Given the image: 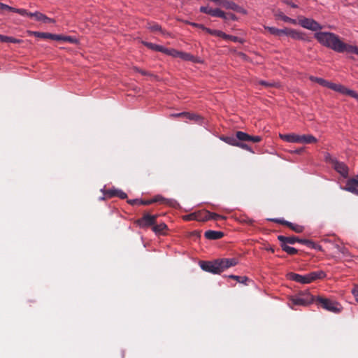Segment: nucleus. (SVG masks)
<instances>
[{
  "instance_id": "22",
  "label": "nucleus",
  "mask_w": 358,
  "mask_h": 358,
  "mask_svg": "<svg viewBox=\"0 0 358 358\" xmlns=\"http://www.w3.org/2000/svg\"><path fill=\"white\" fill-rule=\"evenodd\" d=\"M210 12V15H211L213 17H220L224 20L227 19V13H224V11H222V10H220V8H214V9L211 8Z\"/></svg>"
},
{
  "instance_id": "7",
  "label": "nucleus",
  "mask_w": 358,
  "mask_h": 358,
  "mask_svg": "<svg viewBox=\"0 0 358 358\" xmlns=\"http://www.w3.org/2000/svg\"><path fill=\"white\" fill-rule=\"evenodd\" d=\"M157 217L158 215H152L149 213H144L141 218L136 221V223L141 228L152 227L157 223Z\"/></svg>"
},
{
  "instance_id": "60",
  "label": "nucleus",
  "mask_w": 358,
  "mask_h": 358,
  "mask_svg": "<svg viewBox=\"0 0 358 358\" xmlns=\"http://www.w3.org/2000/svg\"><path fill=\"white\" fill-rule=\"evenodd\" d=\"M337 249L343 254H347V249L345 247H340L338 245L336 246Z\"/></svg>"
},
{
  "instance_id": "63",
  "label": "nucleus",
  "mask_w": 358,
  "mask_h": 358,
  "mask_svg": "<svg viewBox=\"0 0 358 358\" xmlns=\"http://www.w3.org/2000/svg\"><path fill=\"white\" fill-rule=\"evenodd\" d=\"M135 70H136V71H138V72L141 73L142 75H144V76H145V75H148V74L146 71H143V70H141V69H138V68H135Z\"/></svg>"
},
{
  "instance_id": "35",
  "label": "nucleus",
  "mask_w": 358,
  "mask_h": 358,
  "mask_svg": "<svg viewBox=\"0 0 358 358\" xmlns=\"http://www.w3.org/2000/svg\"><path fill=\"white\" fill-rule=\"evenodd\" d=\"M310 80L311 81L316 82L318 84H320V85L324 86V87H325V85L327 83V80H326L323 78H317V77H315V76H310Z\"/></svg>"
},
{
  "instance_id": "20",
  "label": "nucleus",
  "mask_w": 358,
  "mask_h": 358,
  "mask_svg": "<svg viewBox=\"0 0 358 358\" xmlns=\"http://www.w3.org/2000/svg\"><path fill=\"white\" fill-rule=\"evenodd\" d=\"M275 16L279 19H281L285 22L291 23L292 24H297V20H294L285 15L284 13L281 11H277L275 13Z\"/></svg>"
},
{
  "instance_id": "38",
  "label": "nucleus",
  "mask_w": 358,
  "mask_h": 358,
  "mask_svg": "<svg viewBox=\"0 0 358 358\" xmlns=\"http://www.w3.org/2000/svg\"><path fill=\"white\" fill-rule=\"evenodd\" d=\"M341 85H342L335 84V83H330V82L327 81V83L325 85V87H327L331 90H333L336 92H339V90H341Z\"/></svg>"
},
{
  "instance_id": "36",
  "label": "nucleus",
  "mask_w": 358,
  "mask_h": 358,
  "mask_svg": "<svg viewBox=\"0 0 358 358\" xmlns=\"http://www.w3.org/2000/svg\"><path fill=\"white\" fill-rule=\"evenodd\" d=\"M180 58L185 61H194V57L189 53L180 52Z\"/></svg>"
},
{
  "instance_id": "2",
  "label": "nucleus",
  "mask_w": 358,
  "mask_h": 358,
  "mask_svg": "<svg viewBox=\"0 0 358 358\" xmlns=\"http://www.w3.org/2000/svg\"><path fill=\"white\" fill-rule=\"evenodd\" d=\"M238 264L236 258L217 259L214 261H201L199 265L202 270L213 274H220L224 270Z\"/></svg>"
},
{
  "instance_id": "13",
  "label": "nucleus",
  "mask_w": 358,
  "mask_h": 358,
  "mask_svg": "<svg viewBox=\"0 0 358 358\" xmlns=\"http://www.w3.org/2000/svg\"><path fill=\"white\" fill-rule=\"evenodd\" d=\"M280 138L289 143H297L299 141V134H296L294 133L287 134H280Z\"/></svg>"
},
{
  "instance_id": "19",
  "label": "nucleus",
  "mask_w": 358,
  "mask_h": 358,
  "mask_svg": "<svg viewBox=\"0 0 358 358\" xmlns=\"http://www.w3.org/2000/svg\"><path fill=\"white\" fill-rule=\"evenodd\" d=\"M280 247L282 250L285 252H286L288 255H294L297 254L298 250L292 247H290L287 245L289 243H287L286 241H280Z\"/></svg>"
},
{
  "instance_id": "31",
  "label": "nucleus",
  "mask_w": 358,
  "mask_h": 358,
  "mask_svg": "<svg viewBox=\"0 0 358 358\" xmlns=\"http://www.w3.org/2000/svg\"><path fill=\"white\" fill-rule=\"evenodd\" d=\"M205 31L208 33L210 35L215 36L217 37L223 38V36H226V34L222 31L216 30V29H211L209 28H205Z\"/></svg>"
},
{
  "instance_id": "49",
  "label": "nucleus",
  "mask_w": 358,
  "mask_h": 358,
  "mask_svg": "<svg viewBox=\"0 0 358 358\" xmlns=\"http://www.w3.org/2000/svg\"><path fill=\"white\" fill-rule=\"evenodd\" d=\"M186 116V112H182L179 113H173L170 115V117H182L185 118Z\"/></svg>"
},
{
  "instance_id": "39",
  "label": "nucleus",
  "mask_w": 358,
  "mask_h": 358,
  "mask_svg": "<svg viewBox=\"0 0 358 358\" xmlns=\"http://www.w3.org/2000/svg\"><path fill=\"white\" fill-rule=\"evenodd\" d=\"M341 85H342L335 84V83H330V82L327 81V83L325 85V87H327L331 90H333L336 92H339V90H341Z\"/></svg>"
},
{
  "instance_id": "57",
  "label": "nucleus",
  "mask_w": 358,
  "mask_h": 358,
  "mask_svg": "<svg viewBox=\"0 0 358 358\" xmlns=\"http://www.w3.org/2000/svg\"><path fill=\"white\" fill-rule=\"evenodd\" d=\"M231 1L224 0V3H223L222 7L226 8V9H229V8L231 6Z\"/></svg>"
},
{
  "instance_id": "45",
  "label": "nucleus",
  "mask_w": 358,
  "mask_h": 358,
  "mask_svg": "<svg viewBox=\"0 0 358 358\" xmlns=\"http://www.w3.org/2000/svg\"><path fill=\"white\" fill-rule=\"evenodd\" d=\"M222 38H224L225 40H229V41H231L234 42H240L241 41V40L238 37L235 36L228 35V34H226V36H223Z\"/></svg>"
},
{
  "instance_id": "5",
  "label": "nucleus",
  "mask_w": 358,
  "mask_h": 358,
  "mask_svg": "<svg viewBox=\"0 0 358 358\" xmlns=\"http://www.w3.org/2000/svg\"><path fill=\"white\" fill-rule=\"evenodd\" d=\"M315 300V297L309 293L300 294L299 296H293L290 299L292 305L303 306L310 304Z\"/></svg>"
},
{
  "instance_id": "62",
  "label": "nucleus",
  "mask_w": 358,
  "mask_h": 358,
  "mask_svg": "<svg viewBox=\"0 0 358 358\" xmlns=\"http://www.w3.org/2000/svg\"><path fill=\"white\" fill-rule=\"evenodd\" d=\"M190 235L192 236L199 237L200 233L197 231H194L191 232Z\"/></svg>"
},
{
  "instance_id": "17",
  "label": "nucleus",
  "mask_w": 358,
  "mask_h": 358,
  "mask_svg": "<svg viewBox=\"0 0 358 358\" xmlns=\"http://www.w3.org/2000/svg\"><path fill=\"white\" fill-rule=\"evenodd\" d=\"M196 220L199 222H205L209 220L210 212L206 210H201L196 212Z\"/></svg>"
},
{
  "instance_id": "14",
  "label": "nucleus",
  "mask_w": 358,
  "mask_h": 358,
  "mask_svg": "<svg viewBox=\"0 0 358 358\" xmlns=\"http://www.w3.org/2000/svg\"><path fill=\"white\" fill-rule=\"evenodd\" d=\"M317 142V139L313 135H310V134L299 135V143L312 144V143H316Z\"/></svg>"
},
{
  "instance_id": "47",
  "label": "nucleus",
  "mask_w": 358,
  "mask_h": 358,
  "mask_svg": "<svg viewBox=\"0 0 358 358\" xmlns=\"http://www.w3.org/2000/svg\"><path fill=\"white\" fill-rule=\"evenodd\" d=\"M303 244L306 245L309 248L314 249L315 248V243L312 241H310V240L305 239V241H303Z\"/></svg>"
},
{
  "instance_id": "6",
  "label": "nucleus",
  "mask_w": 358,
  "mask_h": 358,
  "mask_svg": "<svg viewBox=\"0 0 358 358\" xmlns=\"http://www.w3.org/2000/svg\"><path fill=\"white\" fill-rule=\"evenodd\" d=\"M297 24L302 27L311 31H317L322 29V27L315 20L311 18H307L303 16H299L297 20Z\"/></svg>"
},
{
  "instance_id": "26",
  "label": "nucleus",
  "mask_w": 358,
  "mask_h": 358,
  "mask_svg": "<svg viewBox=\"0 0 358 358\" xmlns=\"http://www.w3.org/2000/svg\"><path fill=\"white\" fill-rule=\"evenodd\" d=\"M0 41L3 43H20L22 42L21 40L17 39L13 37L7 36L4 35H0Z\"/></svg>"
},
{
  "instance_id": "37",
  "label": "nucleus",
  "mask_w": 358,
  "mask_h": 358,
  "mask_svg": "<svg viewBox=\"0 0 358 358\" xmlns=\"http://www.w3.org/2000/svg\"><path fill=\"white\" fill-rule=\"evenodd\" d=\"M341 85H342L335 84V83H330V82L327 81V83L325 85V87H327L331 90H333L336 92H339V90H341Z\"/></svg>"
},
{
  "instance_id": "3",
  "label": "nucleus",
  "mask_w": 358,
  "mask_h": 358,
  "mask_svg": "<svg viewBox=\"0 0 358 358\" xmlns=\"http://www.w3.org/2000/svg\"><path fill=\"white\" fill-rule=\"evenodd\" d=\"M222 140L229 145L237 147L238 141L258 143L261 141L262 137L259 136H250L243 131H238L236 132L235 136H225L222 138Z\"/></svg>"
},
{
  "instance_id": "61",
  "label": "nucleus",
  "mask_w": 358,
  "mask_h": 358,
  "mask_svg": "<svg viewBox=\"0 0 358 358\" xmlns=\"http://www.w3.org/2000/svg\"><path fill=\"white\" fill-rule=\"evenodd\" d=\"M227 20L231 19L232 20H235L236 18L235 15L233 14V13H227Z\"/></svg>"
},
{
  "instance_id": "8",
  "label": "nucleus",
  "mask_w": 358,
  "mask_h": 358,
  "mask_svg": "<svg viewBox=\"0 0 358 358\" xmlns=\"http://www.w3.org/2000/svg\"><path fill=\"white\" fill-rule=\"evenodd\" d=\"M329 162L334 170L341 174L343 178L348 177L349 169L345 163L339 162L336 159L334 158H330Z\"/></svg>"
},
{
  "instance_id": "27",
  "label": "nucleus",
  "mask_w": 358,
  "mask_h": 358,
  "mask_svg": "<svg viewBox=\"0 0 358 358\" xmlns=\"http://www.w3.org/2000/svg\"><path fill=\"white\" fill-rule=\"evenodd\" d=\"M152 203L159 202V203H164V204H167V205H171V203L173 202L172 200L165 199L161 195L155 196L153 199H152Z\"/></svg>"
},
{
  "instance_id": "43",
  "label": "nucleus",
  "mask_w": 358,
  "mask_h": 358,
  "mask_svg": "<svg viewBox=\"0 0 358 358\" xmlns=\"http://www.w3.org/2000/svg\"><path fill=\"white\" fill-rule=\"evenodd\" d=\"M148 29L151 31H162V27L159 24H157V23H153V24H149V26H148Z\"/></svg>"
},
{
  "instance_id": "29",
  "label": "nucleus",
  "mask_w": 358,
  "mask_h": 358,
  "mask_svg": "<svg viewBox=\"0 0 358 358\" xmlns=\"http://www.w3.org/2000/svg\"><path fill=\"white\" fill-rule=\"evenodd\" d=\"M185 118L188 119L189 120H192L194 122L198 123V124H200L203 120V118L201 116H199L196 114H194V113H187V112H186Z\"/></svg>"
},
{
  "instance_id": "30",
  "label": "nucleus",
  "mask_w": 358,
  "mask_h": 358,
  "mask_svg": "<svg viewBox=\"0 0 358 358\" xmlns=\"http://www.w3.org/2000/svg\"><path fill=\"white\" fill-rule=\"evenodd\" d=\"M258 84L264 86L266 88H270V87L278 88L280 87V83H276V82H267V81H264V80H259Z\"/></svg>"
},
{
  "instance_id": "10",
  "label": "nucleus",
  "mask_w": 358,
  "mask_h": 358,
  "mask_svg": "<svg viewBox=\"0 0 358 358\" xmlns=\"http://www.w3.org/2000/svg\"><path fill=\"white\" fill-rule=\"evenodd\" d=\"M29 36H34L38 38H41L43 39H51L57 41V38H59L57 36V34H54L48 32H40V31H29L28 32Z\"/></svg>"
},
{
  "instance_id": "16",
  "label": "nucleus",
  "mask_w": 358,
  "mask_h": 358,
  "mask_svg": "<svg viewBox=\"0 0 358 358\" xmlns=\"http://www.w3.org/2000/svg\"><path fill=\"white\" fill-rule=\"evenodd\" d=\"M204 236L209 240H217L224 236V233L218 231L208 230L205 232Z\"/></svg>"
},
{
  "instance_id": "24",
  "label": "nucleus",
  "mask_w": 358,
  "mask_h": 358,
  "mask_svg": "<svg viewBox=\"0 0 358 358\" xmlns=\"http://www.w3.org/2000/svg\"><path fill=\"white\" fill-rule=\"evenodd\" d=\"M338 92H340V93H341L343 94L349 95V96L356 99L357 100H358V94L356 93L353 90H349V89L346 88L343 85H341V90H339Z\"/></svg>"
},
{
  "instance_id": "64",
  "label": "nucleus",
  "mask_w": 358,
  "mask_h": 358,
  "mask_svg": "<svg viewBox=\"0 0 358 358\" xmlns=\"http://www.w3.org/2000/svg\"><path fill=\"white\" fill-rule=\"evenodd\" d=\"M303 150H304V148H299V149L295 150L294 151V152L296 153V154H301V153H302L303 152Z\"/></svg>"
},
{
  "instance_id": "21",
  "label": "nucleus",
  "mask_w": 358,
  "mask_h": 358,
  "mask_svg": "<svg viewBox=\"0 0 358 358\" xmlns=\"http://www.w3.org/2000/svg\"><path fill=\"white\" fill-rule=\"evenodd\" d=\"M2 6H3L1 8V10H6L15 12V13H19L20 15H21L22 16H24L25 14L27 13V10L23 9V8H15L14 7H11V6L4 4V3H2Z\"/></svg>"
},
{
  "instance_id": "15",
  "label": "nucleus",
  "mask_w": 358,
  "mask_h": 358,
  "mask_svg": "<svg viewBox=\"0 0 358 358\" xmlns=\"http://www.w3.org/2000/svg\"><path fill=\"white\" fill-rule=\"evenodd\" d=\"M325 277L326 273L323 271H316L308 273L309 283L318 279H323Z\"/></svg>"
},
{
  "instance_id": "50",
  "label": "nucleus",
  "mask_w": 358,
  "mask_h": 358,
  "mask_svg": "<svg viewBox=\"0 0 358 358\" xmlns=\"http://www.w3.org/2000/svg\"><path fill=\"white\" fill-rule=\"evenodd\" d=\"M229 10H234V11H237V12H239L240 10H241V7L238 6L236 3H235L234 2L231 1V6L229 8Z\"/></svg>"
},
{
  "instance_id": "42",
  "label": "nucleus",
  "mask_w": 358,
  "mask_h": 358,
  "mask_svg": "<svg viewBox=\"0 0 358 358\" xmlns=\"http://www.w3.org/2000/svg\"><path fill=\"white\" fill-rule=\"evenodd\" d=\"M244 142L245 141H238L237 147L241 148V149L248 150L249 152H253L252 148L247 143H245Z\"/></svg>"
},
{
  "instance_id": "54",
  "label": "nucleus",
  "mask_w": 358,
  "mask_h": 358,
  "mask_svg": "<svg viewBox=\"0 0 358 358\" xmlns=\"http://www.w3.org/2000/svg\"><path fill=\"white\" fill-rule=\"evenodd\" d=\"M41 22L47 24V23L55 22V20L53 19L50 18V17H47L46 15H44L43 18Z\"/></svg>"
},
{
  "instance_id": "41",
  "label": "nucleus",
  "mask_w": 358,
  "mask_h": 358,
  "mask_svg": "<svg viewBox=\"0 0 358 358\" xmlns=\"http://www.w3.org/2000/svg\"><path fill=\"white\" fill-rule=\"evenodd\" d=\"M229 278H231V279H234L241 283H245V282L246 280H248V278L245 276H238V275H229Z\"/></svg>"
},
{
  "instance_id": "1",
  "label": "nucleus",
  "mask_w": 358,
  "mask_h": 358,
  "mask_svg": "<svg viewBox=\"0 0 358 358\" xmlns=\"http://www.w3.org/2000/svg\"><path fill=\"white\" fill-rule=\"evenodd\" d=\"M314 36L320 44L337 52L355 53L358 55V46L343 43L339 36L334 33L320 31L315 33Z\"/></svg>"
},
{
  "instance_id": "33",
  "label": "nucleus",
  "mask_w": 358,
  "mask_h": 358,
  "mask_svg": "<svg viewBox=\"0 0 358 358\" xmlns=\"http://www.w3.org/2000/svg\"><path fill=\"white\" fill-rule=\"evenodd\" d=\"M164 50L163 51V53H165L166 55H171L173 57H179L180 58V52H181L180 51H178L175 49H168L166 48H164Z\"/></svg>"
},
{
  "instance_id": "28",
  "label": "nucleus",
  "mask_w": 358,
  "mask_h": 358,
  "mask_svg": "<svg viewBox=\"0 0 358 358\" xmlns=\"http://www.w3.org/2000/svg\"><path fill=\"white\" fill-rule=\"evenodd\" d=\"M57 36L59 37V38H57V41L68 42V43H70L72 44L77 43V42H78V40L76 38L72 37V36H63V35H59V34H57Z\"/></svg>"
},
{
  "instance_id": "12",
  "label": "nucleus",
  "mask_w": 358,
  "mask_h": 358,
  "mask_svg": "<svg viewBox=\"0 0 358 358\" xmlns=\"http://www.w3.org/2000/svg\"><path fill=\"white\" fill-rule=\"evenodd\" d=\"M278 239L279 240V241H286L287 243H289V244H291V245H293L295 243H300L303 244V241H305V239H301V238H299L298 237L294 236H282V235L278 236Z\"/></svg>"
},
{
  "instance_id": "51",
  "label": "nucleus",
  "mask_w": 358,
  "mask_h": 358,
  "mask_svg": "<svg viewBox=\"0 0 358 358\" xmlns=\"http://www.w3.org/2000/svg\"><path fill=\"white\" fill-rule=\"evenodd\" d=\"M199 10L201 13L210 15L211 8H209L208 6H201Z\"/></svg>"
},
{
  "instance_id": "58",
  "label": "nucleus",
  "mask_w": 358,
  "mask_h": 358,
  "mask_svg": "<svg viewBox=\"0 0 358 358\" xmlns=\"http://www.w3.org/2000/svg\"><path fill=\"white\" fill-rule=\"evenodd\" d=\"M128 203L131 204V205H140V199H133V200H129L128 201Z\"/></svg>"
},
{
  "instance_id": "46",
  "label": "nucleus",
  "mask_w": 358,
  "mask_h": 358,
  "mask_svg": "<svg viewBox=\"0 0 358 358\" xmlns=\"http://www.w3.org/2000/svg\"><path fill=\"white\" fill-rule=\"evenodd\" d=\"M224 217L220 215H218L215 213H210V215L209 216V220H218L221 219H224Z\"/></svg>"
},
{
  "instance_id": "53",
  "label": "nucleus",
  "mask_w": 358,
  "mask_h": 358,
  "mask_svg": "<svg viewBox=\"0 0 358 358\" xmlns=\"http://www.w3.org/2000/svg\"><path fill=\"white\" fill-rule=\"evenodd\" d=\"M116 189H108L106 192V195L108 197H114L115 195Z\"/></svg>"
},
{
  "instance_id": "34",
  "label": "nucleus",
  "mask_w": 358,
  "mask_h": 358,
  "mask_svg": "<svg viewBox=\"0 0 358 358\" xmlns=\"http://www.w3.org/2000/svg\"><path fill=\"white\" fill-rule=\"evenodd\" d=\"M264 29L268 30L270 32V34H271L274 36H281L282 31H280L279 29H277L273 27H264Z\"/></svg>"
},
{
  "instance_id": "44",
  "label": "nucleus",
  "mask_w": 358,
  "mask_h": 358,
  "mask_svg": "<svg viewBox=\"0 0 358 358\" xmlns=\"http://www.w3.org/2000/svg\"><path fill=\"white\" fill-rule=\"evenodd\" d=\"M115 196L119 197L122 199H124L127 197V195L123 191H122L120 189H116Z\"/></svg>"
},
{
  "instance_id": "32",
  "label": "nucleus",
  "mask_w": 358,
  "mask_h": 358,
  "mask_svg": "<svg viewBox=\"0 0 358 358\" xmlns=\"http://www.w3.org/2000/svg\"><path fill=\"white\" fill-rule=\"evenodd\" d=\"M24 16L34 17L35 20L37 21H42L44 14H43L40 12L30 13L27 10V13L25 14Z\"/></svg>"
},
{
  "instance_id": "48",
  "label": "nucleus",
  "mask_w": 358,
  "mask_h": 358,
  "mask_svg": "<svg viewBox=\"0 0 358 358\" xmlns=\"http://www.w3.org/2000/svg\"><path fill=\"white\" fill-rule=\"evenodd\" d=\"M196 212H194V213H190L189 215H185L183 218L185 220H187V221L196 220Z\"/></svg>"
},
{
  "instance_id": "52",
  "label": "nucleus",
  "mask_w": 358,
  "mask_h": 358,
  "mask_svg": "<svg viewBox=\"0 0 358 358\" xmlns=\"http://www.w3.org/2000/svg\"><path fill=\"white\" fill-rule=\"evenodd\" d=\"M187 23L194 27L200 28L203 31H205V28H206L204 25H203L201 24H198V23H195V22H187Z\"/></svg>"
},
{
  "instance_id": "23",
  "label": "nucleus",
  "mask_w": 358,
  "mask_h": 358,
  "mask_svg": "<svg viewBox=\"0 0 358 358\" xmlns=\"http://www.w3.org/2000/svg\"><path fill=\"white\" fill-rule=\"evenodd\" d=\"M142 43L145 46H146L147 48H148L152 50H155V51H158V52H163V51L164 50V47H163L162 45H159L152 43L150 42H146V41H142Z\"/></svg>"
},
{
  "instance_id": "25",
  "label": "nucleus",
  "mask_w": 358,
  "mask_h": 358,
  "mask_svg": "<svg viewBox=\"0 0 358 358\" xmlns=\"http://www.w3.org/2000/svg\"><path fill=\"white\" fill-rule=\"evenodd\" d=\"M289 36L296 40H305V35L301 32H299L294 29H290L289 31Z\"/></svg>"
},
{
  "instance_id": "56",
  "label": "nucleus",
  "mask_w": 358,
  "mask_h": 358,
  "mask_svg": "<svg viewBox=\"0 0 358 358\" xmlns=\"http://www.w3.org/2000/svg\"><path fill=\"white\" fill-rule=\"evenodd\" d=\"M352 293L353 294L356 301L358 302V287H355L352 290Z\"/></svg>"
},
{
  "instance_id": "40",
  "label": "nucleus",
  "mask_w": 358,
  "mask_h": 358,
  "mask_svg": "<svg viewBox=\"0 0 358 358\" xmlns=\"http://www.w3.org/2000/svg\"><path fill=\"white\" fill-rule=\"evenodd\" d=\"M341 85H342L335 84V83H330V82L327 81V83L325 85V87H327L331 90H333L336 92H339V90H341Z\"/></svg>"
},
{
  "instance_id": "55",
  "label": "nucleus",
  "mask_w": 358,
  "mask_h": 358,
  "mask_svg": "<svg viewBox=\"0 0 358 358\" xmlns=\"http://www.w3.org/2000/svg\"><path fill=\"white\" fill-rule=\"evenodd\" d=\"M153 203L152 199L141 200L140 199V205L148 206Z\"/></svg>"
},
{
  "instance_id": "18",
  "label": "nucleus",
  "mask_w": 358,
  "mask_h": 358,
  "mask_svg": "<svg viewBox=\"0 0 358 358\" xmlns=\"http://www.w3.org/2000/svg\"><path fill=\"white\" fill-rule=\"evenodd\" d=\"M167 229V225L162 222V223H160L159 224H154L152 227V230L155 233V234L157 235H160V234H165V231Z\"/></svg>"
},
{
  "instance_id": "4",
  "label": "nucleus",
  "mask_w": 358,
  "mask_h": 358,
  "mask_svg": "<svg viewBox=\"0 0 358 358\" xmlns=\"http://www.w3.org/2000/svg\"><path fill=\"white\" fill-rule=\"evenodd\" d=\"M315 302L322 308L334 313H339L343 310V307L339 303L322 296H317L315 297Z\"/></svg>"
},
{
  "instance_id": "9",
  "label": "nucleus",
  "mask_w": 358,
  "mask_h": 358,
  "mask_svg": "<svg viewBox=\"0 0 358 358\" xmlns=\"http://www.w3.org/2000/svg\"><path fill=\"white\" fill-rule=\"evenodd\" d=\"M269 220L275 223L285 225L296 233H302L304 231V227L299 224L292 223L282 218H273L270 219Z\"/></svg>"
},
{
  "instance_id": "11",
  "label": "nucleus",
  "mask_w": 358,
  "mask_h": 358,
  "mask_svg": "<svg viewBox=\"0 0 358 358\" xmlns=\"http://www.w3.org/2000/svg\"><path fill=\"white\" fill-rule=\"evenodd\" d=\"M287 278L291 280H293V281H295L297 282H300L302 284L309 283L308 274L302 275H299V274L291 272L287 274Z\"/></svg>"
},
{
  "instance_id": "59",
  "label": "nucleus",
  "mask_w": 358,
  "mask_h": 358,
  "mask_svg": "<svg viewBox=\"0 0 358 358\" xmlns=\"http://www.w3.org/2000/svg\"><path fill=\"white\" fill-rule=\"evenodd\" d=\"M291 29H288V28H285V29H280L281 32V36L282 35H286V36H289V31H290Z\"/></svg>"
}]
</instances>
